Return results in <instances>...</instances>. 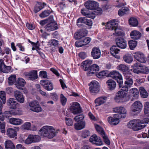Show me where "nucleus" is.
<instances>
[{
  "label": "nucleus",
  "instance_id": "nucleus-1",
  "mask_svg": "<svg viewBox=\"0 0 149 149\" xmlns=\"http://www.w3.org/2000/svg\"><path fill=\"white\" fill-rule=\"evenodd\" d=\"M38 133L43 137L51 139L55 136L56 135V130L53 126L46 125L40 129Z\"/></svg>",
  "mask_w": 149,
  "mask_h": 149
},
{
  "label": "nucleus",
  "instance_id": "nucleus-2",
  "mask_svg": "<svg viewBox=\"0 0 149 149\" xmlns=\"http://www.w3.org/2000/svg\"><path fill=\"white\" fill-rule=\"evenodd\" d=\"M129 89L126 87L122 88L116 93L114 98L115 101L118 103L123 102L128 100L127 94Z\"/></svg>",
  "mask_w": 149,
  "mask_h": 149
},
{
  "label": "nucleus",
  "instance_id": "nucleus-3",
  "mask_svg": "<svg viewBox=\"0 0 149 149\" xmlns=\"http://www.w3.org/2000/svg\"><path fill=\"white\" fill-rule=\"evenodd\" d=\"M84 116L83 115H80L75 117L74 119L77 123L74 124V128L77 130H81L85 128V122L83 120Z\"/></svg>",
  "mask_w": 149,
  "mask_h": 149
},
{
  "label": "nucleus",
  "instance_id": "nucleus-4",
  "mask_svg": "<svg viewBox=\"0 0 149 149\" xmlns=\"http://www.w3.org/2000/svg\"><path fill=\"white\" fill-rule=\"evenodd\" d=\"M29 106L30 109L35 112H40L43 110L42 109L40 105L39 102L36 100L30 102L29 103Z\"/></svg>",
  "mask_w": 149,
  "mask_h": 149
},
{
  "label": "nucleus",
  "instance_id": "nucleus-5",
  "mask_svg": "<svg viewBox=\"0 0 149 149\" xmlns=\"http://www.w3.org/2000/svg\"><path fill=\"white\" fill-rule=\"evenodd\" d=\"M89 90L92 93H97L100 90V85L98 82L95 80L92 81L89 84Z\"/></svg>",
  "mask_w": 149,
  "mask_h": 149
},
{
  "label": "nucleus",
  "instance_id": "nucleus-6",
  "mask_svg": "<svg viewBox=\"0 0 149 149\" xmlns=\"http://www.w3.org/2000/svg\"><path fill=\"white\" fill-rule=\"evenodd\" d=\"M70 109L71 112L74 114H77L81 112V109L79 104L77 102L70 104Z\"/></svg>",
  "mask_w": 149,
  "mask_h": 149
},
{
  "label": "nucleus",
  "instance_id": "nucleus-7",
  "mask_svg": "<svg viewBox=\"0 0 149 149\" xmlns=\"http://www.w3.org/2000/svg\"><path fill=\"white\" fill-rule=\"evenodd\" d=\"M40 84L46 90L50 91L53 88V85L52 83L48 80H41L40 81Z\"/></svg>",
  "mask_w": 149,
  "mask_h": 149
},
{
  "label": "nucleus",
  "instance_id": "nucleus-8",
  "mask_svg": "<svg viewBox=\"0 0 149 149\" xmlns=\"http://www.w3.org/2000/svg\"><path fill=\"white\" fill-rule=\"evenodd\" d=\"M134 58L138 61L142 63H145L146 61V58L144 54L141 52H137L133 53Z\"/></svg>",
  "mask_w": 149,
  "mask_h": 149
},
{
  "label": "nucleus",
  "instance_id": "nucleus-9",
  "mask_svg": "<svg viewBox=\"0 0 149 149\" xmlns=\"http://www.w3.org/2000/svg\"><path fill=\"white\" fill-rule=\"evenodd\" d=\"M85 6L88 9L95 10L98 7V4L95 1L89 0L85 3Z\"/></svg>",
  "mask_w": 149,
  "mask_h": 149
},
{
  "label": "nucleus",
  "instance_id": "nucleus-10",
  "mask_svg": "<svg viewBox=\"0 0 149 149\" xmlns=\"http://www.w3.org/2000/svg\"><path fill=\"white\" fill-rule=\"evenodd\" d=\"M118 117V114H115L113 115V117L110 116L108 117L107 119L108 121L111 125H116L120 122Z\"/></svg>",
  "mask_w": 149,
  "mask_h": 149
},
{
  "label": "nucleus",
  "instance_id": "nucleus-11",
  "mask_svg": "<svg viewBox=\"0 0 149 149\" xmlns=\"http://www.w3.org/2000/svg\"><path fill=\"white\" fill-rule=\"evenodd\" d=\"M101 54V51L99 47H95L92 48L91 55L94 59H96L100 58Z\"/></svg>",
  "mask_w": 149,
  "mask_h": 149
},
{
  "label": "nucleus",
  "instance_id": "nucleus-12",
  "mask_svg": "<svg viewBox=\"0 0 149 149\" xmlns=\"http://www.w3.org/2000/svg\"><path fill=\"white\" fill-rule=\"evenodd\" d=\"M113 111L115 112L118 113L120 115H122V116H120L121 118H124L126 117L127 111L124 107L121 106L117 107L113 109Z\"/></svg>",
  "mask_w": 149,
  "mask_h": 149
},
{
  "label": "nucleus",
  "instance_id": "nucleus-13",
  "mask_svg": "<svg viewBox=\"0 0 149 149\" xmlns=\"http://www.w3.org/2000/svg\"><path fill=\"white\" fill-rule=\"evenodd\" d=\"M24 74L30 80L33 81L37 79L38 77L37 71L36 70H33L29 72H26Z\"/></svg>",
  "mask_w": 149,
  "mask_h": 149
},
{
  "label": "nucleus",
  "instance_id": "nucleus-14",
  "mask_svg": "<svg viewBox=\"0 0 149 149\" xmlns=\"http://www.w3.org/2000/svg\"><path fill=\"white\" fill-rule=\"evenodd\" d=\"M132 111L133 112H139L143 108V105L140 101H137L132 104Z\"/></svg>",
  "mask_w": 149,
  "mask_h": 149
},
{
  "label": "nucleus",
  "instance_id": "nucleus-15",
  "mask_svg": "<svg viewBox=\"0 0 149 149\" xmlns=\"http://www.w3.org/2000/svg\"><path fill=\"white\" fill-rule=\"evenodd\" d=\"M118 22L115 19L110 20L106 23L105 26L107 29L113 30L118 27Z\"/></svg>",
  "mask_w": 149,
  "mask_h": 149
},
{
  "label": "nucleus",
  "instance_id": "nucleus-16",
  "mask_svg": "<svg viewBox=\"0 0 149 149\" xmlns=\"http://www.w3.org/2000/svg\"><path fill=\"white\" fill-rule=\"evenodd\" d=\"M11 68L10 66H6L4 64V61L2 59H0V72L8 73L10 71Z\"/></svg>",
  "mask_w": 149,
  "mask_h": 149
},
{
  "label": "nucleus",
  "instance_id": "nucleus-17",
  "mask_svg": "<svg viewBox=\"0 0 149 149\" xmlns=\"http://www.w3.org/2000/svg\"><path fill=\"white\" fill-rule=\"evenodd\" d=\"M120 49L116 46H113L110 49V52L111 54L114 57L119 59L120 56L118 54L119 53Z\"/></svg>",
  "mask_w": 149,
  "mask_h": 149
},
{
  "label": "nucleus",
  "instance_id": "nucleus-18",
  "mask_svg": "<svg viewBox=\"0 0 149 149\" xmlns=\"http://www.w3.org/2000/svg\"><path fill=\"white\" fill-rule=\"evenodd\" d=\"M116 44L118 47L121 49H125L127 47L126 41L123 38H117L116 39Z\"/></svg>",
  "mask_w": 149,
  "mask_h": 149
},
{
  "label": "nucleus",
  "instance_id": "nucleus-19",
  "mask_svg": "<svg viewBox=\"0 0 149 149\" xmlns=\"http://www.w3.org/2000/svg\"><path fill=\"white\" fill-rule=\"evenodd\" d=\"M81 14L87 17L93 19L95 17V13L89 11L88 9L84 8L81 10Z\"/></svg>",
  "mask_w": 149,
  "mask_h": 149
},
{
  "label": "nucleus",
  "instance_id": "nucleus-20",
  "mask_svg": "<svg viewBox=\"0 0 149 149\" xmlns=\"http://www.w3.org/2000/svg\"><path fill=\"white\" fill-rule=\"evenodd\" d=\"M45 28L48 31H54L57 29V24L55 22H52L47 24Z\"/></svg>",
  "mask_w": 149,
  "mask_h": 149
},
{
  "label": "nucleus",
  "instance_id": "nucleus-21",
  "mask_svg": "<svg viewBox=\"0 0 149 149\" xmlns=\"http://www.w3.org/2000/svg\"><path fill=\"white\" fill-rule=\"evenodd\" d=\"M22 111L19 110L6 111L4 113L6 117L8 118L11 117L12 115L19 116L22 115Z\"/></svg>",
  "mask_w": 149,
  "mask_h": 149
},
{
  "label": "nucleus",
  "instance_id": "nucleus-22",
  "mask_svg": "<svg viewBox=\"0 0 149 149\" xmlns=\"http://www.w3.org/2000/svg\"><path fill=\"white\" fill-rule=\"evenodd\" d=\"M99 67L96 64H94L90 67V70L88 73V75L91 76L93 74H95L97 71H99Z\"/></svg>",
  "mask_w": 149,
  "mask_h": 149
},
{
  "label": "nucleus",
  "instance_id": "nucleus-23",
  "mask_svg": "<svg viewBox=\"0 0 149 149\" xmlns=\"http://www.w3.org/2000/svg\"><path fill=\"white\" fill-rule=\"evenodd\" d=\"M107 100V97L105 96L100 97L96 98L95 100L96 106H100L105 103Z\"/></svg>",
  "mask_w": 149,
  "mask_h": 149
},
{
  "label": "nucleus",
  "instance_id": "nucleus-24",
  "mask_svg": "<svg viewBox=\"0 0 149 149\" xmlns=\"http://www.w3.org/2000/svg\"><path fill=\"white\" fill-rule=\"evenodd\" d=\"M10 124L15 125H19L23 123V120L19 118H11L9 120Z\"/></svg>",
  "mask_w": 149,
  "mask_h": 149
},
{
  "label": "nucleus",
  "instance_id": "nucleus-25",
  "mask_svg": "<svg viewBox=\"0 0 149 149\" xmlns=\"http://www.w3.org/2000/svg\"><path fill=\"white\" fill-rule=\"evenodd\" d=\"M107 87L110 90L114 89L116 87V82L112 79H109L106 82Z\"/></svg>",
  "mask_w": 149,
  "mask_h": 149
},
{
  "label": "nucleus",
  "instance_id": "nucleus-26",
  "mask_svg": "<svg viewBox=\"0 0 149 149\" xmlns=\"http://www.w3.org/2000/svg\"><path fill=\"white\" fill-rule=\"evenodd\" d=\"M133 72L136 73H140L142 65L138 63H136L131 66Z\"/></svg>",
  "mask_w": 149,
  "mask_h": 149
},
{
  "label": "nucleus",
  "instance_id": "nucleus-27",
  "mask_svg": "<svg viewBox=\"0 0 149 149\" xmlns=\"http://www.w3.org/2000/svg\"><path fill=\"white\" fill-rule=\"evenodd\" d=\"M14 96L16 100L20 103H22L24 102V98L21 92L19 91H15L14 93Z\"/></svg>",
  "mask_w": 149,
  "mask_h": 149
},
{
  "label": "nucleus",
  "instance_id": "nucleus-28",
  "mask_svg": "<svg viewBox=\"0 0 149 149\" xmlns=\"http://www.w3.org/2000/svg\"><path fill=\"white\" fill-rule=\"evenodd\" d=\"M7 135L10 138H14L17 136V133L15 129L9 128L6 131Z\"/></svg>",
  "mask_w": 149,
  "mask_h": 149
},
{
  "label": "nucleus",
  "instance_id": "nucleus-29",
  "mask_svg": "<svg viewBox=\"0 0 149 149\" xmlns=\"http://www.w3.org/2000/svg\"><path fill=\"white\" fill-rule=\"evenodd\" d=\"M7 104L10 108L15 109L17 103L15 99L10 98L7 101Z\"/></svg>",
  "mask_w": 149,
  "mask_h": 149
},
{
  "label": "nucleus",
  "instance_id": "nucleus-30",
  "mask_svg": "<svg viewBox=\"0 0 149 149\" xmlns=\"http://www.w3.org/2000/svg\"><path fill=\"white\" fill-rule=\"evenodd\" d=\"M130 36L132 39L134 40H138L141 37V34L139 31L133 30L131 32Z\"/></svg>",
  "mask_w": 149,
  "mask_h": 149
},
{
  "label": "nucleus",
  "instance_id": "nucleus-31",
  "mask_svg": "<svg viewBox=\"0 0 149 149\" xmlns=\"http://www.w3.org/2000/svg\"><path fill=\"white\" fill-rule=\"evenodd\" d=\"M108 77L112 78V79H117L121 75V74L118 71L116 70H113L110 72L109 71Z\"/></svg>",
  "mask_w": 149,
  "mask_h": 149
},
{
  "label": "nucleus",
  "instance_id": "nucleus-32",
  "mask_svg": "<svg viewBox=\"0 0 149 149\" xmlns=\"http://www.w3.org/2000/svg\"><path fill=\"white\" fill-rule=\"evenodd\" d=\"M26 82L24 79L19 78L15 84V85L17 88L20 89L24 86Z\"/></svg>",
  "mask_w": 149,
  "mask_h": 149
},
{
  "label": "nucleus",
  "instance_id": "nucleus-33",
  "mask_svg": "<svg viewBox=\"0 0 149 149\" xmlns=\"http://www.w3.org/2000/svg\"><path fill=\"white\" fill-rule=\"evenodd\" d=\"M109 71L107 70H104L96 74V76L99 78H102L105 77H108Z\"/></svg>",
  "mask_w": 149,
  "mask_h": 149
},
{
  "label": "nucleus",
  "instance_id": "nucleus-34",
  "mask_svg": "<svg viewBox=\"0 0 149 149\" xmlns=\"http://www.w3.org/2000/svg\"><path fill=\"white\" fill-rule=\"evenodd\" d=\"M6 149H15V147L13 142L10 140L6 141L4 143Z\"/></svg>",
  "mask_w": 149,
  "mask_h": 149
},
{
  "label": "nucleus",
  "instance_id": "nucleus-35",
  "mask_svg": "<svg viewBox=\"0 0 149 149\" xmlns=\"http://www.w3.org/2000/svg\"><path fill=\"white\" fill-rule=\"evenodd\" d=\"M123 60L127 63L130 64L133 61V58L131 55L127 54L124 55L123 57Z\"/></svg>",
  "mask_w": 149,
  "mask_h": 149
},
{
  "label": "nucleus",
  "instance_id": "nucleus-36",
  "mask_svg": "<svg viewBox=\"0 0 149 149\" xmlns=\"http://www.w3.org/2000/svg\"><path fill=\"white\" fill-rule=\"evenodd\" d=\"M129 93L131 96H133L135 98H136L139 94V91L135 88L131 89L129 90Z\"/></svg>",
  "mask_w": 149,
  "mask_h": 149
},
{
  "label": "nucleus",
  "instance_id": "nucleus-37",
  "mask_svg": "<svg viewBox=\"0 0 149 149\" xmlns=\"http://www.w3.org/2000/svg\"><path fill=\"white\" fill-rule=\"evenodd\" d=\"M130 25L131 26L135 27L138 25V22L137 19L134 17H131L129 20Z\"/></svg>",
  "mask_w": 149,
  "mask_h": 149
},
{
  "label": "nucleus",
  "instance_id": "nucleus-38",
  "mask_svg": "<svg viewBox=\"0 0 149 149\" xmlns=\"http://www.w3.org/2000/svg\"><path fill=\"white\" fill-rule=\"evenodd\" d=\"M144 106V111L145 115L146 116H149V102H145Z\"/></svg>",
  "mask_w": 149,
  "mask_h": 149
},
{
  "label": "nucleus",
  "instance_id": "nucleus-39",
  "mask_svg": "<svg viewBox=\"0 0 149 149\" xmlns=\"http://www.w3.org/2000/svg\"><path fill=\"white\" fill-rule=\"evenodd\" d=\"M129 10L127 7H124L120 9L118 11V15L119 16H123L127 14Z\"/></svg>",
  "mask_w": 149,
  "mask_h": 149
},
{
  "label": "nucleus",
  "instance_id": "nucleus-40",
  "mask_svg": "<svg viewBox=\"0 0 149 149\" xmlns=\"http://www.w3.org/2000/svg\"><path fill=\"white\" fill-rule=\"evenodd\" d=\"M16 77L15 75L13 74L9 77L8 79V83L9 84L11 85L15 83L16 81Z\"/></svg>",
  "mask_w": 149,
  "mask_h": 149
},
{
  "label": "nucleus",
  "instance_id": "nucleus-41",
  "mask_svg": "<svg viewBox=\"0 0 149 149\" xmlns=\"http://www.w3.org/2000/svg\"><path fill=\"white\" fill-rule=\"evenodd\" d=\"M113 30L115 31V33H113L114 35L116 36H124V33L118 27Z\"/></svg>",
  "mask_w": 149,
  "mask_h": 149
},
{
  "label": "nucleus",
  "instance_id": "nucleus-42",
  "mask_svg": "<svg viewBox=\"0 0 149 149\" xmlns=\"http://www.w3.org/2000/svg\"><path fill=\"white\" fill-rule=\"evenodd\" d=\"M133 81L132 79H129V80H127L125 82V85L122 87H126L128 89L129 88L131 87L133 85Z\"/></svg>",
  "mask_w": 149,
  "mask_h": 149
},
{
  "label": "nucleus",
  "instance_id": "nucleus-43",
  "mask_svg": "<svg viewBox=\"0 0 149 149\" xmlns=\"http://www.w3.org/2000/svg\"><path fill=\"white\" fill-rule=\"evenodd\" d=\"M136 119L133 120L127 124V126L128 127L134 130H136L135 128V124L136 123Z\"/></svg>",
  "mask_w": 149,
  "mask_h": 149
},
{
  "label": "nucleus",
  "instance_id": "nucleus-44",
  "mask_svg": "<svg viewBox=\"0 0 149 149\" xmlns=\"http://www.w3.org/2000/svg\"><path fill=\"white\" fill-rule=\"evenodd\" d=\"M117 69L125 73L128 70V68L125 65L120 64L117 67Z\"/></svg>",
  "mask_w": 149,
  "mask_h": 149
},
{
  "label": "nucleus",
  "instance_id": "nucleus-45",
  "mask_svg": "<svg viewBox=\"0 0 149 149\" xmlns=\"http://www.w3.org/2000/svg\"><path fill=\"white\" fill-rule=\"evenodd\" d=\"M139 91L142 97L145 98L147 97L148 93L143 87H140L139 88Z\"/></svg>",
  "mask_w": 149,
  "mask_h": 149
},
{
  "label": "nucleus",
  "instance_id": "nucleus-46",
  "mask_svg": "<svg viewBox=\"0 0 149 149\" xmlns=\"http://www.w3.org/2000/svg\"><path fill=\"white\" fill-rule=\"evenodd\" d=\"M136 122L135 124V128H136V130L138 129H141L143 128L145 126V125H142V123L141 120H139L136 119Z\"/></svg>",
  "mask_w": 149,
  "mask_h": 149
},
{
  "label": "nucleus",
  "instance_id": "nucleus-47",
  "mask_svg": "<svg viewBox=\"0 0 149 149\" xmlns=\"http://www.w3.org/2000/svg\"><path fill=\"white\" fill-rule=\"evenodd\" d=\"M31 126V124L29 122H27L24 123L22 125L21 128L23 130H29Z\"/></svg>",
  "mask_w": 149,
  "mask_h": 149
},
{
  "label": "nucleus",
  "instance_id": "nucleus-48",
  "mask_svg": "<svg viewBox=\"0 0 149 149\" xmlns=\"http://www.w3.org/2000/svg\"><path fill=\"white\" fill-rule=\"evenodd\" d=\"M137 42L136 41L130 40L129 42V44L130 49L133 50L136 46Z\"/></svg>",
  "mask_w": 149,
  "mask_h": 149
},
{
  "label": "nucleus",
  "instance_id": "nucleus-49",
  "mask_svg": "<svg viewBox=\"0 0 149 149\" xmlns=\"http://www.w3.org/2000/svg\"><path fill=\"white\" fill-rule=\"evenodd\" d=\"M86 21V17H80L77 20V25L79 26H80L81 25V24H84Z\"/></svg>",
  "mask_w": 149,
  "mask_h": 149
},
{
  "label": "nucleus",
  "instance_id": "nucleus-50",
  "mask_svg": "<svg viewBox=\"0 0 149 149\" xmlns=\"http://www.w3.org/2000/svg\"><path fill=\"white\" fill-rule=\"evenodd\" d=\"M58 42L56 40L52 39L49 41L48 45L50 46H57L58 45Z\"/></svg>",
  "mask_w": 149,
  "mask_h": 149
},
{
  "label": "nucleus",
  "instance_id": "nucleus-51",
  "mask_svg": "<svg viewBox=\"0 0 149 149\" xmlns=\"http://www.w3.org/2000/svg\"><path fill=\"white\" fill-rule=\"evenodd\" d=\"M31 136L33 143L38 142L41 140L40 136L38 135L31 134Z\"/></svg>",
  "mask_w": 149,
  "mask_h": 149
},
{
  "label": "nucleus",
  "instance_id": "nucleus-52",
  "mask_svg": "<svg viewBox=\"0 0 149 149\" xmlns=\"http://www.w3.org/2000/svg\"><path fill=\"white\" fill-rule=\"evenodd\" d=\"M95 127L97 131L102 135L105 133L103 129L98 125H95Z\"/></svg>",
  "mask_w": 149,
  "mask_h": 149
},
{
  "label": "nucleus",
  "instance_id": "nucleus-53",
  "mask_svg": "<svg viewBox=\"0 0 149 149\" xmlns=\"http://www.w3.org/2000/svg\"><path fill=\"white\" fill-rule=\"evenodd\" d=\"M60 100L62 105L65 106L66 104L67 99L62 94L60 95Z\"/></svg>",
  "mask_w": 149,
  "mask_h": 149
},
{
  "label": "nucleus",
  "instance_id": "nucleus-54",
  "mask_svg": "<svg viewBox=\"0 0 149 149\" xmlns=\"http://www.w3.org/2000/svg\"><path fill=\"white\" fill-rule=\"evenodd\" d=\"M50 13V11L49 10H45L40 14L39 16L42 18H44L48 16Z\"/></svg>",
  "mask_w": 149,
  "mask_h": 149
},
{
  "label": "nucleus",
  "instance_id": "nucleus-55",
  "mask_svg": "<svg viewBox=\"0 0 149 149\" xmlns=\"http://www.w3.org/2000/svg\"><path fill=\"white\" fill-rule=\"evenodd\" d=\"M0 98L3 101V103L4 104L6 103V93L4 91H0Z\"/></svg>",
  "mask_w": 149,
  "mask_h": 149
},
{
  "label": "nucleus",
  "instance_id": "nucleus-56",
  "mask_svg": "<svg viewBox=\"0 0 149 149\" xmlns=\"http://www.w3.org/2000/svg\"><path fill=\"white\" fill-rule=\"evenodd\" d=\"M140 73L148 74L149 72V69L145 66H142Z\"/></svg>",
  "mask_w": 149,
  "mask_h": 149
},
{
  "label": "nucleus",
  "instance_id": "nucleus-57",
  "mask_svg": "<svg viewBox=\"0 0 149 149\" xmlns=\"http://www.w3.org/2000/svg\"><path fill=\"white\" fill-rule=\"evenodd\" d=\"M94 144L97 146H100L103 145V143L100 138L96 136L95 143H94Z\"/></svg>",
  "mask_w": 149,
  "mask_h": 149
},
{
  "label": "nucleus",
  "instance_id": "nucleus-58",
  "mask_svg": "<svg viewBox=\"0 0 149 149\" xmlns=\"http://www.w3.org/2000/svg\"><path fill=\"white\" fill-rule=\"evenodd\" d=\"M5 124L4 122H1L0 121V130L2 133H4L6 132L5 130Z\"/></svg>",
  "mask_w": 149,
  "mask_h": 149
},
{
  "label": "nucleus",
  "instance_id": "nucleus-59",
  "mask_svg": "<svg viewBox=\"0 0 149 149\" xmlns=\"http://www.w3.org/2000/svg\"><path fill=\"white\" fill-rule=\"evenodd\" d=\"M115 80H117V83L118 84L119 87L122 88L123 86V81L122 75H120L119 77Z\"/></svg>",
  "mask_w": 149,
  "mask_h": 149
},
{
  "label": "nucleus",
  "instance_id": "nucleus-60",
  "mask_svg": "<svg viewBox=\"0 0 149 149\" xmlns=\"http://www.w3.org/2000/svg\"><path fill=\"white\" fill-rule=\"evenodd\" d=\"M31 136V134L29 135L28 137L25 140V143L26 144H29L33 143Z\"/></svg>",
  "mask_w": 149,
  "mask_h": 149
},
{
  "label": "nucleus",
  "instance_id": "nucleus-61",
  "mask_svg": "<svg viewBox=\"0 0 149 149\" xmlns=\"http://www.w3.org/2000/svg\"><path fill=\"white\" fill-rule=\"evenodd\" d=\"M102 136L104 142L107 145H109L110 143V141L108 139L107 136L105 134V133L102 135Z\"/></svg>",
  "mask_w": 149,
  "mask_h": 149
},
{
  "label": "nucleus",
  "instance_id": "nucleus-62",
  "mask_svg": "<svg viewBox=\"0 0 149 149\" xmlns=\"http://www.w3.org/2000/svg\"><path fill=\"white\" fill-rule=\"evenodd\" d=\"M84 45H86L89 43L91 41V38L87 37L81 39Z\"/></svg>",
  "mask_w": 149,
  "mask_h": 149
},
{
  "label": "nucleus",
  "instance_id": "nucleus-63",
  "mask_svg": "<svg viewBox=\"0 0 149 149\" xmlns=\"http://www.w3.org/2000/svg\"><path fill=\"white\" fill-rule=\"evenodd\" d=\"M83 43L82 42V41L81 39L79 40L76 41L75 42V45L76 47H79L84 46Z\"/></svg>",
  "mask_w": 149,
  "mask_h": 149
},
{
  "label": "nucleus",
  "instance_id": "nucleus-64",
  "mask_svg": "<svg viewBox=\"0 0 149 149\" xmlns=\"http://www.w3.org/2000/svg\"><path fill=\"white\" fill-rule=\"evenodd\" d=\"M124 76L125 78L127 80H129V79H132V75L130 72H125L124 73Z\"/></svg>",
  "mask_w": 149,
  "mask_h": 149
}]
</instances>
